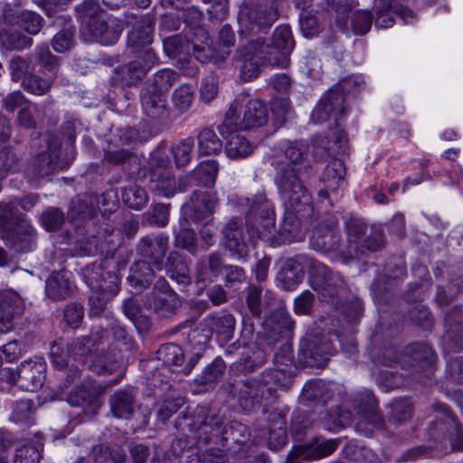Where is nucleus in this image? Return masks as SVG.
I'll return each mask as SVG.
<instances>
[{
  "label": "nucleus",
  "mask_w": 463,
  "mask_h": 463,
  "mask_svg": "<svg viewBox=\"0 0 463 463\" xmlns=\"http://www.w3.org/2000/svg\"><path fill=\"white\" fill-rule=\"evenodd\" d=\"M294 41L288 25L278 26L269 39L257 38L248 43L249 54L257 57L262 65L287 68Z\"/></svg>",
  "instance_id": "obj_1"
},
{
  "label": "nucleus",
  "mask_w": 463,
  "mask_h": 463,
  "mask_svg": "<svg viewBox=\"0 0 463 463\" xmlns=\"http://www.w3.org/2000/svg\"><path fill=\"white\" fill-rule=\"evenodd\" d=\"M274 168L275 184L289 207L297 213L311 211V195L298 176L299 169L284 161L276 162Z\"/></svg>",
  "instance_id": "obj_2"
},
{
  "label": "nucleus",
  "mask_w": 463,
  "mask_h": 463,
  "mask_svg": "<svg viewBox=\"0 0 463 463\" xmlns=\"http://www.w3.org/2000/svg\"><path fill=\"white\" fill-rule=\"evenodd\" d=\"M285 373L279 369L264 372L260 376L246 379L233 386L234 395L237 396L240 406L244 411H250L255 404L272 395L278 387L287 388Z\"/></svg>",
  "instance_id": "obj_3"
},
{
  "label": "nucleus",
  "mask_w": 463,
  "mask_h": 463,
  "mask_svg": "<svg viewBox=\"0 0 463 463\" xmlns=\"http://www.w3.org/2000/svg\"><path fill=\"white\" fill-rule=\"evenodd\" d=\"M243 100L234 99L226 112L223 122L218 127L222 137H227L233 132L260 128L268 121V109L266 105L259 99H248L244 105L243 115L240 110Z\"/></svg>",
  "instance_id": "obj_4"
},
{
  "label": "nucleus",
  "mask_w": 463,
  "mask_h": 463,
  "mask_svg": "<svg viewBox=\"0 0 463 463\" xmlns=\"http://www.w3.org/2000/svg\"><path fill=\"white\" fill-rule=\"evenodd\" d=\"M278 18L279 11L275 1H247L241 6L238 15L240 33H267Z\"/></svg>",
  "instance_id": "obj_5"
},
{
  "label": "nucleus",
  "mask_w": 463,
  "mask_h": 463,
  "mask_svg": "<svg viewBox=\"0 0 463 463\" xmlns=\"http://www.w3.org/2000/svg\"><path fill=\"white\" fill-rule=\"evenodd\" d=\"M247 219L249 233L262 241H270L275 233V213L272 203L264 192L251 199Z\"/></svg>",
  "instance_id": "obj_6"
},
{
  "label": "nucleus",
  "mask_w": 463,
  "mask_h": 463,
  "mask_svg": "<svg viewBox=\"0 0 463 463\" xmlns=\"http://www.w3.org/2000/svg\"><path fill=\"white\" fill-rule=\"evenodd\" d=\"M109 264L108 260L93 262L82 271L86 284L91 290L99 294L98 298H109L119 291L120 279L115 266L113 269H109Z\"/></svg>",
  "instance_id": "obj_7"
},
{
  "label": "nucleus",
  "mask_w": 463,
  "mask_h": 463,
  "mask_svg": "<svg viewBox=\"0 0 463 463\" xmlns=\"http://www.w3.org/2000/svg\"><path fill=\"white\" fill-rule=\"evenodd\" d=\"M351 79L339 82L326 93L317 104L311 114L314 123H324L334 118L335 125L345 113V94Z\"/></svg>",
  "instance_id": "obj_8"
},
{
  "label": "nucleus",
  "mask_w": 463,
  "mask_h": 463,
  "mask_svg": "<svg viewBox=\"0 0 463 463\" xmlns=\"http://www.w3.org/2000/svg\"><path fill=\"white\" fill-rule=\"evenodd\" d=\"M46 363L43 358L28 360L20 364L15 370H7V382L21 388L34 392L41 388L46 378Z\"/></svg>",
  "instance_id": "obj_9"
},
{
  "label": "nucleus",
  "mask_w": 463,
  "mask_h": 463,
  "mask_svg": "<svg viewBox=\"0 0 463 463\" xmlns=\"http://www.w3.org/2000/svg\"><path fill=\"white\" fill-rule=\"evenodd\" d=\"M435 357L432 349L426 344L415 343L406 348L405 354L402 356V368L413 377L420 381L423 374L429 377L433 370L432 364Z\"/></svg>",
  "instance_id": "obj_10"
},
{
  "label": "nucleus",
  "mask_w": 463,
  "mask_h": 463,
  "mask_svg": "<svg viewBox=\"0 0 463 463\" xmlns=\"http://www.w3.org/2000/svg\"><path fill=\"white\" fill-rule=\"evenodd\" d=\"M140 102L143 113L155 124L169 127L175 120L166 94L151 89H143Z\"/></svg>",
  "instance_id": "obj_11"
},
{
  "label": "nucleus",
  "mask_w": 463,
  "mask_h": 463,
  "mask_svg": "<svg viewBox=\"0 0 463 463\" xmlns=\"http://www.w3.org/2000/svg\"><path fill=\"white\" fill-rule=\"evenodd\" d=\"M128 24L137 21V24L128 33V47L137 56L145 58V52H153L150 44L153 42L154 19L150 15H139L135 14H126Z\"/></svg>",
  "instance_id": "obj_12"
},
{
  "label": "nucleus",
  "mask_w": 463,
  "mask_h": 463,
  "mask_svg": "<svg viewBox=\"0 0 463 463\" xmlns=\"http://www.w3.org/2000/svg\"><path fill=\"white\" fill-rule=\"evenodd\" d=\"M204 407L197 408L189 427L198 443L207 444L213 437L222 436L223 419L216 414H208Z\"/></svg>",
  "instance_id": "obj_13"
},
{
  "label": "nucleus",
  "mask_w": 463,
  "mask_h": 463,
  "mask_svg": "<svg viewBox=\"0 0 463 463\" xmlns=\"http://www.w3.org/2000/svg\"><path fill=\"white\" fill-rule=\"evenodd\" d=\"M312 263L311 287L324 300L333 298L344 288L345 281L339 273L332 272L325 264Z\"/></svg>",
  "instance_id": "obj_14"
},
{
  "label": "nucleus",
  "mask_w": 463,
  "mask_h": 463,
  "mask_svg": "<svg viewBox=\"0 0 463 463\" xmlns=\"http://www.w3.org/2000/svg\"><path fill=\"white\" fill-rule=\"evenodd\" d=\"M341 234L335 220L323 221L314 229L311 246L319 251H337L340 249Z\"/></svg>",
  "instance_id": "obj_15"
},
{
  "label": "nucleus",
  "mask_w": 463,
  "mask_h": 463,
  "mask_svg": "<svg viewBox=\"0 0 463 463\" xmlns=\"http://www.w3.org/2000/svg\"><path fill=\"white\" fill-rule=\"evenodd\" d=\"M3 238L14 250L27 252L35 247L36 232L26 218H21L18 223L4 232Z\"/></svg>",
  "instance_id": "obj_16"
},
{
  "label": "nucleus",
  "mask_w": 463,
  "mask_h": 463,
  "mask_svg": "<svg viewBox=\"0 0 463 463\" xmlns=\"http://www.w3.org/2000/svg\"><path fill=\"white\" fill-rule=\"evenodd\" d=\"M156 61L155 52L147 50L145 52V58L137 56V60L122 65L117 70L118 80L122 85H135L146 75L148 70L156 63Z\"/></svg>",
  "instance_id": "obj_17"
},
{
  "label": "nucleus",
  "mask_w": 463,
  "mask_h": 463,
  "mask_svg": "<svg viewBox=\"0 0 463 463\" xmlns=\"http://www.w3.org/2000/svg\"><path fill=\"white\" fill-rule=\"evenodd\" d=\"M60 149L61 142L57 137L48 140L46 150L42 151L32 161L37 176L49 175L68 165V162L59 161Z\"/></svg>",
  "instance_id": "obj_18"
},
{
  "label": "nucleus",
  "mask_w": 463,
  "mask_h": 463,
  "mask_svg": "<svg viewBox=\"0 0 463 463\" xmlns=\"http://www.w3.org/2000/svg\"><path fill=\"white\" fill-rule=\"evenodd\" d=\"M315 262L306 255H297L294 258L287 259L277 275V281L285 290L294 289L303 279L305 264Z\"/></svg>",
  "instance_id": "obj_19"
},
{
  "label": "nucleus",
  "mask_w": 463,
  "mask_h": 463,
  "mask_svg": "<svg viewBox=\"0 0 463 463\" xmlns=\"http://www.w3.org/2000/svg\"><path fill=\"white\" fill-rule=\"evenodd\" d=\"M1 19L10 25H19L31 35L37 34L44 23L43 18L37 13L28 10H19L18 8L5 5Z\"/></svg>",
  "instance_id": "obj_20"
},
{
  "label": "nucleus",
  "mask_w": 463,
  "mask_h": 463,
  "mask_svg": "<svg viewBox=\"0 0 463 463\" xmlns=\"http://www.w3.org/2000/svg\"><path fill=\"white\" fill-rule=\"evenodd\" d=\"M339 439H330L313 446L294 447L285 463H301L304 460L318 459L331 455L338 447Z\"/></svg>",
  "instance_id": "obj_21"
},
{
  "label": "nucleus",
  "mask_w": 463,
  "mask_h": 463,
  "mask_svg": "<svg viewBox=\"0 0 463 463\" xmlns=\"http://www.w3.org/2000/svg\"><path fill=\"white\" fill-rule=\"evenodd\" d=\"M168 236L165 234L146 236L140 240L137 250L140 256L149 260L157 270H161L168 250Z\"/></svg>",
  "instance_id": "obj_22"
},
{
  "label": "nucleus",
  "mask_w": 463,
  "mask_h": 463,
  "mask_svg": "<svg viewBox=\"0 0 463 463\" xmlns=\"http://www.w3.org/2000/svg\"><path fill=\"white\" fill-rule=\"evenodd\" d=\"M393 0H374L373 10L376 15L374 24L377 28H389L394 24L393 17L390 14L392 11L399 15L404 23H411L415 14L413 11L403 5L392 4Z\"/></svg>",
  "instance_id": "obj_23"
},
{
  "label": "nucleus",
  "mask_w": 463,
  "mask_h": 463,
  "mask_svg": "<svg viewBox=\"0 0 463 463\" xmlns=\"http://www.w3.org/2000/svg\"><path fill=\"white\" fill-rule=\"evenodd\" d=\"M218 204L215 194L194 191L190 202L183 206L184 214L192 221H200L212 214Z\"/></svg>",
  "instance_id": "obj_24"
},
{
  "label": "nucleus",
  "mask_w": 463,
  "mask_h": 463,
  "mask_svg": "<svg viewBox=\"0 0 463 463\" xmlns=\"http://www.w3.org/2000/svg\"><path fill=\"white\" fill-rule=\"evenodd\" d=\"M101 392L100 385L83 383L69 394L68 402L71 406L82 407L85 414L93 415L100 408L99 395Z\"/></svg>",
  "instance_id": "obj_25"
},
{
  "label": "nucleus",
  "mask_w": 463,
  "mask_h": 463,
  "mask_svg": "<svg viewBox=\"0 0 463 463\" xmlns=\"http://www.w3.org/2000/svg\"><path fill=\"white\" fill-rule=\"evenodd\" d=\"M105 335H108L107 331L99 330L91 333L90 335L73 339L68 348L71 356L80 364H85L93 353L97 352L101 345H104L103 338Z\"/></svg>",
  "instance_id": "obj_26"
},
{
  "label": "nucleus",
  "mask_w": 463,
  "mask_h": 463,
  "mask_svg": "<svg viewBox=\"0 0 463 463\" xmlns=\"http://www.w3.org/2000/svg\"><path fill=\"white\" fill-rule=\"evenodd\" d=\"M93 39L102 45L115 44L122 32V22L114 16H103L88 30Z\"/></svg>",
  "instance_id": "obj_27"
},
{
  "label": "nucleus",
  "mask_w": 463,
  "mask_h": 463,
  "mask_svg": "<svg viewBox=\"0 0 463 463\" xmlns=\"http://www.w3.org/2000/svg\"><path fill=\"white\" fill-rule=\"evenodd\" d=\"M99 208V198L94 194H84L73 198L68 210V218L77 223L91 221Z\"/></svg>",
  "instance_id": "obj_28"
},
{
  "label": "nucleus",
  "mask_w": 463,
  "mask_h": 463,
  "mask_svg": "<svg viewBox=\"0 0 463 463\" xmlns=\"http://www.w3.org/2000/svg\"><path fill=\"white\" fill-rule=\"evenodd\" d=\"M353 406L356 413L375 429L383 428L384 420L377 412V401L370 391L357 394L354 398Z\"/></svg>",
  "instance_id": "obj_29"
},
{
  "label": "nucleus",
  "mask_w": 463,
  "mask_h": 463,
  "mask_svg": "<svg viewBox=\"0 0 463 463\" xmlns=\"http://www.w3.org/2000/svg\"><path fill=\"white\" fill-rule=\"evenodd\" d=\"M331 345L317 338H305L301 341L298 353L303 364L315 365L323 363L330 353Z\"/></svg>",
  "instance_id": "obj_30"
},
{
  "label": "nucleus",
  "mask_w": 463,
  "mask_h": 463,
  "mask_svg": "<svg viewBox=\"0 0 463 463\" xmlns=\"http://www.w3.org/2000/svg\"><path fill=\"white\" fill-rule=\"evenodd\" d=\"M23 300L15 295H5L0 298V333L13 328V321L24 313Z\"/></svg>",
  "instance_id": "obj_31"
},
{
  "label": "nucleus",
  "mask_w": 463,
  "mask_h": 463,
  "mask_svg": "<svg viewBox=\"0 0 463 463\" xmlns=\"http://www.w3.org/2000/svg\"><path fill=\"white\" fill-rule=\"evenodd\" d=\"M70 276L71 274L67 271L52 273L46 280L47 296L53 300L63 299L71 296L73 283L71 281Z\"/></svg>",
  "instance_id": "obj_32"
},
{
  "label": "nucleus",
  "mask_w": 463,
  "mask_h": 463,
  "mask_svg": "<svg viewBox=\"0 0 463 463\" xmlns=\"http://www.w3.org/2000/svg\"><path fill=\"white\" fill-rule=\"evenodd\" d=\"M110 411L113 416L129 420L135 412V393L133 390H120L109 399Z\"/></svg>",
  "instance_id": "obj_33"
},
{
  "label": "nucleus",
  "mask_w": 463,
  "mask_h": 463,
  "mask_svg": "<svg viewBox=\"0 0 463 463\" xmlns=\"http://www.w3.org/2000/svg\"><path fill=\"white\" fill-rule=\"evenodd\" d=\"M154 277L155 273L150 264L141 260L130 267L128 281L136 292L140 293L150 286Z\"/></svg>",
  "instance_id": "obj_34"
},
{
  "label": "nucleus",
  "mask_w": 463,
  "mask_h": 463,
  "mask_svg": "<svg viewBox=\"0 0 463 463\" xmlns=\"http://www.w3.org/2000/svg\"><path fill=\"white\" fill-rule=\"evenodd\" d=\"M166 275L178 284L186 286L191 283L190 269L184 257L175 250L171 251L165 260Z\"/></svg>",
  "instance_id": "obj_35"
},
{
  "label": "nucleus",
  "mask_w": 463,
  "mask_h": 463,
  "mask_svg": "<svg viewBox=\"0 0 463 463\" xmlns=\"http://www.w3.org/2000/svg\"><path fill=\"white\" fill-rule=\"evenodd\" d=\"M149 187L160 196L170 197L176 191V182L170 170L156 168L150 174Z\"/></svg>",
  "instance_id": "obj_36"
},
{
  "label": "nucleus",
  "mask_w": 463,
  "mask_h": 463,
  "mask_svg": "<svg viewBox=\"0 0 463 463\" xmlns=\"http://www.w3.org/2000/svg\"><path fill=\"white\" fill-rule=\"evenodd\" d=\"M266 362L264 350L254 345L247 348L239 361L232 364L231 369L238 373H251L260 367Z\"/></svg>",
  "instance_id": "obj_37"
},
{
  "label": "nucleus",
  "mask_w": 463,
  "mask_h": 463,
  "mask_svg": "<svg viewBox=\"0 0 463 463\" xmlns=\"http://www.w3.org/2000/svg\"><path fill=\"white\" fill-rule=\"evenodd\" d=\"M268 446L274 450L279 449L286 444V421L280 412L272 411L269 416Z\"/></svg>",
  "instance_id": "obj_38"
},
{
  "label": "nucleus",
  "mask_w": 463,
  "mask_h": 463,
  "mask_svg": "<svg viewBox=\"0 0 463 463\" xmlns=\"http://www.w3.org/2000/svg\"><path fill=\"white\" fill-rule=\"evenodd\" d=\"M345 166L342 160L334 158L326 166L321 181L326 189L337 191L345 183Z\"/></svg>",
  "instance_id": "obj_39"
},
{
  "label": "nucleus",
  "mask_w": 463,
  "mask_h": 463,
  "mask_svg": "<svg viewBox=\"0 0 463 463\" xmlns=\"http://www.w3.org/2000/svg\"><path fill=\"white\" fill-rule=\"evenodd\" d=\"M223 243L231 251L242 254L245 250L241 223L232 220L222 229Z\"/></svg>",
  "instance_id": "obj_40"
},
{
  "label": "nucleus",
  "mask_w": 463,
  "mask_h": 463,
  "mask_svg": "<svg viewBox=\"0 0 463 463\" xmlns=\"http://www.w3.org/2000/svg\"><path fill=\"white\" fill-rule=\"evenodd\" d=\"M76 17L88 30L104 16L103 10L96 0H84L75 7Z\"/></svg>",
  "instance_id": "obj_41"
},
{
  "label": "nucleus",
  "mask_w": 463,
  "mask_h": 463,
  "mask_svg": "<svg viewBox=\"0 0 463 463\" xmlns=\"http://www.w3.org/2000/svg\"><path fill=\"white\" fill-rule=\"evenodd\" d=\"M458 422L449 409L442 408V415L435 420L430 426V435L434 439L444 438L447 435L452 436L458 431Z\"/></svg>",
  "instance_id": "obj_42"
},
{
  "label": "nucleus",
  "mask_w": 463,
  "mask_h": 463,
  "mask_svg": "<svg viewBox=\"0 0 463 463\" xmlns=\"http://www.w3.org/2000/svg\"><path fill=\"white\" fill-rule=\"evenodd\" d=\"M119 353L111 349L109 353H100L91 361L89 368L97 374L107 375L119 367Z\"/></svg>",
  "instance_id": "obj_43"
},
{
  "label": "nucleus",
  "mask_w": 463,
  "mask_h": 463,
  "mask_svg": "<svg viewBox=\"0 0 463 463\" xmlns=\"http://www.w3.org/2000/svg\"><path fill=\"white\" fill-rule=\"evenodd\" d=\"M205 321L212 334L215 332L224 340L232 338L235 327V320L231 314H214L206 317Z\"/></svg>",
  "instance_id": "obj_44"
},
{
  "label": "nucleus",
  "mask_w": 463,
  "mask_h": 463,
  "mask_svg": "<svg viewBox=\"0 0 463 463\" xmlns=\"http://www.w3.org/2000/svg\"><path fill=\"white\" fill-rule=\"evenodd\" d=\"M34 413L35 409L31 400H19L12 404L10 420L16 424L28 427L34 422Z\"/></svg>",
  "instance_id": "obj_45"
},
{
  "label": "nucleus",
  "mask_w": 463,
  "mask_h": 463,
  "mask_svg": "<svg viewBox=\"0 0 463 463\" xmlns=\"http://www.w3.org/2000/svg\"><path fill=\"white\" fill-rule=\"evenodd\" d=\"M353 416L350 411L340 406L332 407L322 420L323 427L327 430H335L350 425Z\"/></svg>",
  "instance_id": "obj_46"
},
{
  "label": "nucleus",
  "mask_w": 463,
  "mask_h": 463,
  "mask_svg": "<svg viewBox=\"0 0 463 463\" xmlns=\"http://www.w3.org/2000/svg\"><path fill=\"white\" fill-rule=\"evenodd\" d=\"M92 237L95 240V247L99 250L100 252H112L120 244L118 232L108 223H105L101 231L92 235Z\"/></svg>",
  "instance_id": "obj_47"
},
{
  "label": "nucleus",
  "mask_w": 463,
  "mask_h": 463,
  "mask_svg": "<svg viewBox=\"0 0 463 463\" xmlns=\"http://www.w3.org/2000/svg\"><path fill=\"white\" fill-rule=\"evenodd\" d=\"M330 397L329 389L322 380H314L307 382L300 395L302 402H326Z\"/></svg>",
  "instance_id": "obj_48"
},
{
  "label": "nucleus",
  "mask_w": 463,
  "mask_h": 463,
  "mask_svg": "<svg viewBox=\"0 0 463 463\" xmlns=\"http://www.w3.org/2000/svg\"><path fill=\"white\" fill-rule=\"evenodd\" d=\"M198 152L201 156H210L219 153L222 142L211 128L202 129L197 136Z\"/></svg>",
  "instance_id": "obj_49"
},
{
  "label": "nucleus",
  "mask_w": 463,
  "mask_h": 463,
  "mask_svg": "<svg viewBox=\"0 0 463 463\" xmlns=\"http://www.w3.org/2000/svg\"><path fill=\"white\" fill-rule=\"evenodd\" d=\"M252 151L253 147L250 141L240 134L232 136L225 145V153L232 159L244 158Z\"/></svg>",
  "instance_id": "obj_50"
},
{
  "label": "nucleus",
  "mask_w": 463,
  "mask_h": 463,
  "mask_svg": "<svg viewBox=\"0 0 463 463\" xmlns=\"http://www.w3.org/2000/svg\"><path fill=\"white\" fill-rule=\"evenodd\" d=\"M34 56L35 62L55 78L60 68L61 58L52 54L46 44L37 46Z\"/></svg>",
  "instance_id": "obj_51"
},
{
  "label": "nucleus",
  "mask_w": 463,
  "mask_h": 463,
  "mask_svg": "<svg viewBox=\"0 0 463 463\" xmlns=\"http://www.w3.org/2000/svg\"><path fill=\"white\" fill-rule=\"evenodd\" d=\"M121 197L124 203L134 210H141L148 202L146 191L137 185H129L121 189Z\"/></svg>",
  "instance_id": "obj_52"
},
{
  "label": "nucleus",
  "mask_w": 463,
  "mask_h": 463,
  "mask_svg": "<svg viewBox=\"0 0 463 463\" xmlns=\"http://www.w3.org/2000/svg\"><path fill=\"white\" fill-rule=\"evenodd\" d=\"M76 44V28L68 26L61 29L51 40L54 52L63 53L71 50Z\"/></svg>",
  "instance_id": "obj_53"
},
{
  "label": "nucleus",
  "mask_w": 463,
  "mask_h": 463,
  "mask_svg": "<svg viewBox=\"0 0 463 463\" xmlns=\"http://www.w3.org/2000/svg\"><path fill=\"white\" fill-rule=\"evenodd\" d=\"M178 73L170 69L160 70L154 74L152 81L143 89H151L154 91H160L165 94L177 81Z\"/></svg>",
  "instance_id": "obj_54"
},
{
  "label": "nucleus",
  "mask_w": 463,
  "mask_h": 463,
  "mask_svg": "<svg viewBox=\"0 0 463 463\" xmlns=\"http://www.w3.org/2000/svg\"><path fill=\"white\" fill-rule=\"evenodd\" d=\"M219 166L215 160H205L201 162L194 170L195 181L204 186L214 184Z\"/></svg>",
  "instance_id": "obj_55"
},
{
  "label": "nucleus",
  "mask_w": 463,
  "mask_h": 463,
  "mask_svg": "<svg viewBox=\"0 0 463 463\" xmlns=\"http://www.w3.org/2000/svg\"><path fill=\"white\" fill-rule=\"evenodd\" d=\"M93 459L95 463H127L126 455L119 450H112L105 445H99L93 449ZM77 463H88L80 458Z\"/></svg>",
  "instance_id": "obj_56"
},
{
  "label": "nucleus",
  "mask_w": 463,
  "mask_h": 463,
  "mask_svg": "<svg viewBox=\"0 0 463 463\" xmlns=\"http://www.w3.org/2000/svg\"><path fill=\"white\" fill-rule=\"evenodd\" d=\"M184 358L183 349L174 343L165 344L157 351V359L166 366H181Z\"/></svg>",
  "instance_id": "obj_57"
},
{
  "label": "nucleus",
  "mask_w": 463,
  "mask_h": 463,
  "mask_svg": "<svg viewBox=\"0 0 463 463\" xmlns=\"http://www.w3.org/2000/svg\"><path fill=\"white\" fill-rule=\"evenodd\" d=\"M178 11H181V16L183 17L184 22L189 26L192 30H194V33L200 35L203 39H207V33L205 30L200 25L202 22V13L200 10L195 8L194 6L183 7L178 4L174 5Z\"/></svg>",
  "instance_id": "obj_58"
},
{
  "label": "nucleus",
  "mask_w": 463,
  "mask_h": 463,
  "mask_svg": "<svg viewBox=\"0 0 463 463\" xmlns=\"http://www.w3.org/2000/svg\"><path fill=\"white\" fill-rule=\"evenodd\" d=\"M445 326L449 338H463V314L460 307H453L446 313Z\"/></svg>",
  "instance_id": "obj_59"
},
{
  "label": "nucleus",
  "mask_w": 463,
  "mask_h": 463,
  "mask_svg": "<svg viewBox=\"0 0 463 463\" xmlns=\"http://www.w3.org/2000/svg\"><path fill=\"white\" fill-rule=\"evenodd\" d=\"M53 80V76L43 79L39 75L29 73L24 77L22 85L28 92L35 95H44L51 90Z\"/></svg>",
  "instance_id": "obj_60"
},
{
  "label": "nucleus",
  "mask_w": 463,
  "mask_h": 463,
  "mask_svg": "<svg viewBox=\"0 0 463 463\" xmlns=\"http://www.w3.org/2000/svg\"><path fill=\"white\" fill-rule=\"evenodd\" d=\"M21 218L25 217L18 212L14 201L0 203V229L4 232L18 223Z\"/></svg>",
  "instance_id": "obj_61"
},
{
  "label": "nucleus",
  "mask_w": 463,
  "mask_h": 463,
  "mask_svg": "<svg viewBox=\"0 0 463 463\" xmlns=\"http://www.w3.org/2000/svg\"><path fill=\"white\" fill-rule=\"evenodd\" d=\"M249 437L246 425L239 421H231L228 426L222 427V438L224 441L236 444H244Z\"/></svg>",
  "instance_id": "obj_62"
},
{
  "label": "nucleus",
  "mask_w": 463,
  "mask_h": 463,
  "mask_svg": "<svg viewBox=\"0 0 463 463\" xmlns=\"http://www.w3.org/2000/svg\"><path fill=\"white\" fill-rule=\"evenodd\" d=\"M173 103L180 113L187 111L194 99V88L189 84H182L176 88L172 95Z\"/></svg>",
  "instance_id": "obj_63"
},
{
  "label": "nucleus",
  "mask_w": 463,
  "mask_h": 463,
  "mask_svg": "<svg viewBox=\"0 0 463 463\" xmlns=\"http://www.w3.org/2000/svg\"><path fill=\"white\" fill-rule=\"evenodd\" d=\"M289 164L296 166L304 162L309 154V145L304 141L290 142L284 151Z\"/></svg>",
  "instance_id": "obj_64"
}]
</instances>
